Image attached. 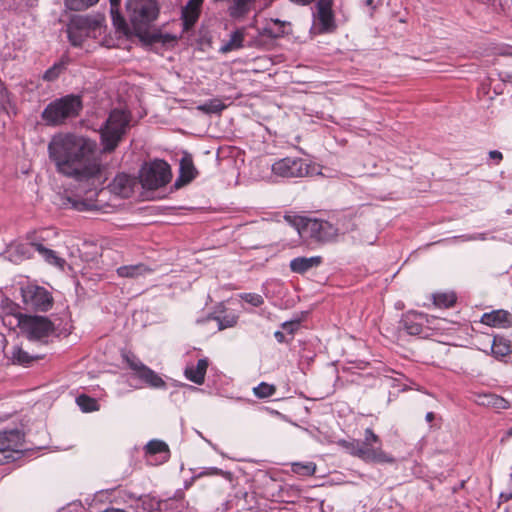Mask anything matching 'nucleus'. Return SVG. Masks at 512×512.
Instances as JSON below:
<instances>
[{"mask_svg": "<svg viewBox=\"0 0 512 512\" xmlns=\"http://www.w3.org/2000/svg\"><path fill=\"white\" fill-rule=\"evenodd\" d=\"M424 317L422 314H407L402 319V326L409 335H420L423 331Z\"/></svg>", "mask_w": 512, "mask_h": 512, "instance_id": "24", "label": "nucleus"}, {"mask_svg": "<svg viewBox=\"0 0 512 512\" xmlns=\"http://www.w3.org/2000/svg\"><path fill=\"white\" fill-rule=\"evenodd\" d=\"M244 32L236 30L230 35V39L220 47V52L228 53L243 46Z\"/></svg>", "mask_w": 512, "mask_h": 512, "instance_id": "28", "label": "nucleus"}, {"mask_svg": "<svg viewBox=\"0 0 512 512\" xmlns=\"http://www.w3.org/2000/svg\"><path fill=\"white\" fill-rule=\"evenodd\" d=\"M16 320L17 326L29 340L42 343H47L51 335L57 337L68 336L72 329L68 322L62 328H59L45 316L18 313Z\"/></svg>", "mask_w": 512, "mask_h": 512, "instance_id": "3", "label": "nucleus"}, {"mask_svg": "<svg viewBox=\"0 0 512 512\" xmlns=\"http://www.w3.org/2000/svg\"><path fill=\"white\" fill-rule=\"evenodd\" d=\"M293 3L300 4V5H307L313 2L314 0H290Z\"/></svg>", "mask_w": 512, "mask_h": 512, "instance_id": "49", "label": "nucleus"}, {"mask_svg": "<svg viewBox=\"0 0 512 512\" xmlns=\"http://www.w3.org/2000/svg\"><path fill=\"white\" fill-rule=\"evenodd\" d=\"M284 218L289 224L296 227L300 234L303 233V225L305 224V221L308 218H304V217H300V216H292V215H285Z\"/></svg>", "mask_w": 512, "mask_h": 512, "instance_id": "40", "label": "nucleus"}, {"mask_svg": "<svg viewBox=\"0 0 512 512\" xmlns=\"http://www.w3.org/2000/svg\"><path fill=\"white\" fill-rule=\"evenodd\" d=\"M435 418V415L433 412H428L425 416V419L427 422H432Z\"/></svg>", "mask_w": 512, "mask_h": 512, "instance_id": "51", "label": "nucleus"}, {"mask_svg": "<svg viewBox=\"0 0 512 512\" xmlns=\"http://www.w3.org/2000/svg\"><path fill=\"white\" fill-rule=\"evenodd\" d=\"M100 29V22L92 17L76 15L73 16L67 25V34L70 43L80 47L89 37H95Z\"/></svg>", "mask_w": 512, "mask_h": 512, "instance_id": "9", "label": "nucleus"}, {"mask_svg": "<svg viewBox=\"0 0 512 512\" xmlns=\"http://www.w3.org/2000/svg\"><path fill=\"white\" fill-rule=\"evenodd\" d=\"M76 402L83 412H93L99 409L97 401L87 395H79Z\"/></svg>", "mask_w": 512, "mask_h": 512, "instance_id": "34", "label": "nucleus"}, {"mask_svg": "<svg viewBox=\"0 0 512 512\" xmlns=\"http://www.w3.org/2000/svg\"><path fill=\"white\" fill-rule=\"evenodd\" d=\"M253 393L259 399L268 398L276 393V386L266 382H261L258 386L253 388Z\"/></svg>", "mask_w": 512, "mask_h": 512, "instance_id": "33", "label": "nucleus"}, {"mask_svg": "<svg viewBox=\"0 0 512 512\" xmlns=\"http://www.w3.org/2000/svg\"><path fill=\"white\" fill-rule=\"evenodd\" d=\"M48 152L57 171L78 183L74 195L61 196V205L80 212L102 210L106 201L101 197L106 192L101 186L107 177L96 143L74 134L57 135L50 141Z\"/></svg>", "mask_w": 512, "mask_h": 512, "instance_id": "1", "label": "nucleus"}, {"mask_svg": "<svg viewBox=\"0 0 512 512\" xmlns=\"http://www.w3.org/2000/svg\"><path fill=\"white\" fill-rule=\"evenodd\" d=\"M362 377L363 376L361 374H356L354 372V379H353L354 384H357V385L360 384Z\"/></svg>", "mask_w": 512, "mask_h": 512, "instance_id": "50", "label": "nucleus"}, {"mask_svg": "<svg viewBox=\"0 0 512 512\" xmlns=\"http://www.w3.org/2000/svg\"><path fill=\"white\" fill-rule=\"evenodd\" d=\"M209 475H222L223 474V471L219 468H210V471L207 473Z\"/></svg>", "mask_w": 512, "mask_h": 512, "instance_id": "48", "label": "nucleus"}, {"mask_svg": "<svg viewBox=\"0 0 512 512\" xmlns=\"http://www.w3.org/2000/svg\"><path fill=\"white\" fill-rule=\"evenodd\" d=\"M35 237H39L37 233L29 234L27 239L29 242L27 243H17L10 247L9 252L11 253V256H15L16 260H22V259H29L33 255V251L35 250V247L32 245V239Z\"/></svg>", "mask_w": 512, "mask_h": 512, "instance_id": "23", "label": "nucleus"}, {"mask_svg": "<svg viewBox=\"0 0 512 512\" xmlns=\"http://www.w3.org/2000/svg\"><path fill=\"white\" fill-rule=\"evenodd\" d=\"M299 322L298 321H290V322H284L282 324V329L289 333L290 335H293L294 331L298 329Z\"/></svg>", "mask_w": 512, "mask_h": 512, "instance_id": "44", "label": "nucleus"}, {"mask_svg": "<svg viewBox=\"0 0 512 512\" xmlns=\"http://www.w3.org/2000/svg\"><path fill=\"white\" fill-rule=\"evenodd\" d=\"M21 294L25 305L33 310L46 312L53 306V297L44 287L27 285L21 289Z\"/></svg>", "mask_w": 512, "mask_h": 512, "instance_id": "10", "label": "nucleus"}, {"mask_svg": "<svg viewBox=\"0 0 512 512\" xmlns=\"http://www.w3.org/2000/svg\"><path fill=\"white\" fill-rule=\"evenodd\" d=\"M180 176L176 181V185L179 182L183 184H187L191 182L197 175V170L194 166L192 156L188 153H185L180 160Z\"/></svg>", "mask_w": 512, "mask_h": 512, "instance_id": "20", "label": "nucleus"}, {"mask_svg": "<svg viewBox=\"0 0 512 512\" xmlns=\"http://www.w3.org/2000/svg\"><path fill=\"white\" fill-rule=\"evenodd\" d=\"M120 0H110V14L114 26L117 30L127 33L129 30L128 23L119 11Z\"/></svg>", "mask_w": 512, "mask_h": 512, "instance_id": "26", "label": "nucleus"}, {"mask_svg": "<svg viewBox=\"0 0 512 512\" xmlns=\"http://www.w3.org/2000/svg\"><path fill=\"white\" fill-rule=\"evenodd\" d=\"M511 477H512V473H511Z\"/></svg>", "mask_w": 512, "mask_h": 512, "instance_id": "55", "label": "nucleus"}, {"mask_svg": "<svg viewBox=\"0 0 512 512\" xmlns=\"http://www.w3.org/2000/svg\"><path fill=\"white\" fill-rule=\"evenodd\" d=\"M292 471L301 476H311L316 471V464L313 462H295L292 463Z\"/></svg>", "mask_w": 512, "mask_h": 512, "instance_id": "35", "label": "nucleus"}, {"mask_svg": "<svg viewBox=\"0 0 512 512\" xmlns=\"http://www.w3.org/2000/svg\"><path fill=\"white\" fill-rule=\"evenodd\" d=\"M62 69H63L62 64H54L52 67H50L48 70L45 71V73L43 75V79L46 81L56 80L59 77Z\"/></svg>", "mask_w": 512, "mask_h": 512, "instance_id": "39", "label": "nucleus"}, {"mask_svg": "<svg viewBox=\"0 0 512 512\" xmlns=\"http://www.w3.org/2000/svg\"><path fill=\"white\" fill-rule=\"evenodd\" d=\"M363 5L367 7V13L370 17L373 16L374 11L378 7V5H381V1H378L377 3L374 2V0H364Z\"/></svg>", "mask_w": 512, "mask_h": 512, "instance_id": "43", "label": "nucleus"}, {"mask_svg": "<svg viewBox=\"0 0 512 512\" xmlns=\"http://www.w3.org/2000/svg\"><path fill=\"white\" fill-rule=\"evenodd\" d=\"M486 236H487L486 233H476V234H472V235L463 236V238L466 241H476V240L484 241L487 239Z\"/></svg>", "mask_w": 512, "mask_h": 512, "instance_id": "45", "label": "nucleus"}, {"mask_svg": "<svg viewBox=\"0 0 512 512\" xmlns=\"http://www.w3.org/2000/svg\"><path fill=\"white\" fill-rule=\"evenodd\" d=\"M381 446L380 438L371 428L367 427L365 428L364 439L358 441L356 447L354 446V455L365 462L394 463V457L383 451Z\"/></svg>", "mask_w": 512, "mask_h": 512, "instance_id": "6", "label": "nucleus"}, {"mask_svg": "<svg viewBox=\"0 0 512 512\" xmlns=\"http://www.w3.org/2000/svg\"><path fill=\"white\" fill-rule=\"evenodd\" d=\"M339 443H340L342 446H344V447H346V448H349V445H350V444H349V442H347L346 440H340V441H339Z\"/></svg>", "mask_w": 512, "mask_h": 512, "instance_id": "52", "label": "nucleus"}, {"mask_svg": "<svg viewBox=\"0 0 512 512\" xmlns=\"http://www.w3.org/2000/svg\"><path fill=\"white\" fill-rule=\"evenodd\" d=\"M479 403L498 410L508 409L510 406L509 402L506 399L492 393L480 395Z\"/></svg>", "mask_w": 512, "mask_h": 512, "instance_id": "27", "label": "nucleus"}, {"mask_svg": "<svg viewBox=\"0 0 512 512\" xmlns=\"http://www.w3.org/2000/svg\"><path fill=\"white\" fill-rule=\"evenodd\" d=\"M203 0H188L187 4L182 9L183 27L189 30L197 22Z\"/></svg>", "mask_w": 512, "mask_h": 512, "instance_id": "17", "label": "nucleus"}, {"mask_svg": "<svg viewBox=\"0 0 512 512\" xmlns=\"http://www.w3.org/2000/svg\"><path fill=\"white\" fill-rule=\"evenodd\" d=\"M125 360L134 375L151 388H165V381L134 355H125Z\"/></svg>", "mask_w": 512, "mask_h": 512, "instance_id": "13", "label": "nucleus"}, {"mask_svg": "<svg viewBox=\"0 0 512 512\" xmlns=\"http://www.w3.org/2000/svg\"><path fill=\"white\" fill-rule=\"evenodd\" d=\"M39 356L30 355L28 352L23 350L21 347L14 346L11 352V359L14 363L21 365H28L32 361L39 359Z\"/></svg>", "mask_w": 512, "mask_h": 512, "instance_id": "30", "label": "nucleus"}, {"mask_svg": "<svg viewBox=\"0 0 512 512\" xmlns=\"http://www.w3.org/2000/svg\"><path fill=\"white\" fill-rule=\"evenodd\" d=\"M235 324H236V318L234 316H232V317L225 316L223 318H218L219 330L233 327Z\"/></svg>", "mask_w": 512, "mask_h": 512, "instance_id": "41", "label": "nucleus"}, {"mask_svg": "<svg viewBox=\"0 0 512 512\" xmlns=\"http://www.w3.org/2000/svg\"><path fill=\"white\" fill-rule=\"evenodd\" d=\"M362 419H363V417L357 419L356 425H359V421L362 420Z\"/></svg>", "mask_w": 512, "mask_h": 512, "instance_id": "53", "label": "nucleus"}, {"mask_svg": "<svg viewBox=\"0 0 512 512\" xmlns=\"http://www.w3.org/2000/svg\"><path fill=\"white\" fill-rule=\"evenodd\" d=\"M272 172L283 178H300L310 174L306 161L297 157L279 159L272 164Z\"/></svg>", "mask_w": 512, "mask_h": 512, "instance_id": "11", "label": "nucleus"}, {"mask_svg": "<svg viewBox=\"0 0 512 512\" xmlns=\"http://www.w3.org/2000/svg\"><path fill=\"white\" fill-rule=\"evenodd\" d=\"M79 95L68 94L50 102L41 113V118L48 126H60L66 120L75 118L82 110Z\"/></svg>", "mask_w": 512, "mask_h": 512, "instance_id": "5", "label": "nucleus"}, {"mask_svg": "<svg viewBox=\"0 0 512 512\" xmlns=\"http://www.w3.org/2000/svg\"><path fill=\"white\" fill-rule=\"evenodd\" d=\"M151 271L152 270L143 263L124 265L117 268V274L119 277L131 279L138 278L139 276H143Z\"/></svg>", "mask_w": 512, "mask_h": 512, "instance_id": "25", "label": "nucleus"}, {"mask_svg": "<svg viewBox=\"0 0 512 512\" xmlns=\"http://www.w3.org/2000/svg\"><path fill=\"white\" fill-rule=\"evenodd\" d=\"M43 241L44 237L42 235L32 239V245L35 247V251H37L47 263L63 269L66 261L59 257L54 250L46 248L43 245Z\"/></svg>", "mask_w": 512, "mask_h": 512, "instance_id": "16", "label": "nucleus"}, {"mask_svg": "<svg viewBox=\"0 0 512 512\" xmlns=\"http://www.w3.org/2000/svg\"><path fill=\"white\" fill-rule=\"evenodd\" d=\"M135 184V178L131 177L130 175L121 173L115 176L113 181L109 184V189L115 195H118L122 198H128L133 193Z\"/></svg>", "mask_w": 512, "mask_h": 512, "instance_id": "15", "label": "nucleus"}, {"mask_svg": "<svg viewBox=\"0 0 512 512\" xmlns=\"http://www.w3.org/2000/svg\"><path fill=\"white\" fill-rule=\"evenodd\" d=\"M284 25H285L284 22H282L278 19H272L263 28L261 34L264 36H268L270 38H279V37L283 36L285 33Z\"/></svg>", "mask_w": 512, "mask_h": 512, "instance_id": "29", "label": "nucleus"}, {"mask_svg": "<svg viewBox=\"0 0 512 512\" xmlns=\"http://www.w3.org/2000/svg\"><path fill=\"white\" fill-rule=\"evenodd\" d=\"M509 435H512V427L509 429Z\"/></svg>", "mask_w": 512, "mask_h": 512, "instance_id": "54", "label": "nucleus"}, {"mask_svg": "<svg viewBox=\"0 0 512 512\" xmlns=\"http://www.w3.org/2000/svg\"><path fill=\"white\" fill-rule=\"evenodd\" d=\"M99 0H65V5L73 11H81L96 4Z\"/></svg>", "mask_w": 512, "mask_h": 512, "instance_id": "36", "label": "nucleus"}, {"mask_svg": "<svg viewBox=\"0 0 512 512\" xmlns=\"http://www.w3.org/2000/svg\"><path fill=\"white\" fill-rule=\"evenodd\" d=\"M126 11L135 34L140 38L150 43H166L170 39L168 34L148 32V28L159 15V5L156 0H128Z\"/></svg>", "mask_w": 512, "mask_h": 512, "instance_id": "2", "label": "nucleus"}, {"mask_svg": "<svg viewBox=\"0 0 512 512\" xmlns=\"http://www.w3.org/2000/svg\"><path fill=\"white\" fill-rule=\"evenodd\" d=\"M274 337H275V339H276L279 343H284V342H286V338H285L284 331H276V332L274 333Z\"/></svg>", "mask_w": 512, "mask_h": 512, "instance_id": "47", "label": "nucleus"}, {"mask_svg": "<svg viewBox=\"0 0 512 512\" xmlns=\"http://www.w3.org/2000/svg\"><path fill=\"white\" fill-rule=\"evenodd\" d=\"M489 158L496 162V164L500 163V161L503 159V155L498 150H491L489 152Z\"/></svg>", "mask_w": 512, "mask_h": 512, "instance_id": "46", "label": "nucleus"}, {"mask_svg": "<svg viewBox=\"0 0 512 512\" xmlns=\"http://www.w3.org/2000/svg\"><path fill=\"white\" fill-rule=\"evenodd\" d=\"M434 304L438 307L449 308L456 302V295L449 293H436L433 295Z\"/></svg>", "mask_w": 512, "mask_h": 512, "instance_id": "32", "label": "nucleus"}, {"mask_svg": "<svg viewBox=\"0 0 512 512\" xmlns=\"http://www.w3.org/2000/svg\"><path fill=\"white\" fill-rule=\"evenodd\" d=\"M208 364L206 358L199 359L196 366L191 365L186 367L184 372L185 377L197 385H202L205 380Z\"/></svg>", "mask_w": 512, "mask_h": 512, "instance_id": "19", "label": "nucleus"}, {"mask_svg": "<svg viewBox=\"0 0 512 512\" xmlns=\"http://www.w3.org/2000/svg\"><path fill=\"white\" fill-rule=\"evenodd\" d=\"M322 263L321 256L296 257L290 261L289 267L292 272L304 274Z\"/></svg>", "mask_w": 512, "mask_h": 512, "instance_id": "18", "label": "nucleus"}, {"mask_svg": "<svg viewBox=\"0 0 512 512\" xmlns=\"http://www.w3.org/2000/svg\"><path fill=\"white\" fill-rule=\"evenodd\" d=\"M317 18L322 29L328 31L333 26V15L330 0H319L316 5Z\"/></svg>", "mask_w": 512, "mask_h": 512, "instance_id": "22", "label": "nucleus"}, {"mask_svg": "<svg viewBox=\"0 0 512 512\" xmlns=\"http://www.w3.org/2000/svg\"><path fill=\"white\" fill-rule=\"evenodd\" d=\"M131 114L122 109H113L100 128L101 143L104 152H113L127 133Z\"/></svg>", "mask_w": 512, "mask_h": 512, "instance_id": "4", "label": "nucleus"}, {"mask_svg": "<svg viewBox=\"0 0 512 512\" xmlns=\"http://www.w3.org/2000/svg\"><path fill=\"white\" fill-rule=\"evenodd\" d=\"M24 433L15 428L0 431V465L14 462L25 450Z\"/></svg>", "mask_w": 512, "mask_h": 512, "instance_id": "8", "label": "nucleus"}, {"mask_svg": "<svg viewBox=\"0 0 512 512\" xmlns=\"http://www.w3.org/2000/svg\"><path fill=\"white\" fill-rule=\"evenodd\" d=\"M225 108L226 105L220 99L217 98L210 99L198 107L199 110L207 114L220 113Z\"/></svg>", "mask_w": 512, "mask_h": 512, "instance_id": "31", "label": "nucleus"}, {"mask_svg": "<svg viewBox=\"0 0 512 512\" xmlns=\"http://www.w3.org/2000/svg\"><path fill=\"white\" fill-rule=\"evenodd\" d=\"M490 350L495 359L502 360L512 352L511 341L503 335H495Z\"/></svg>", "mask_w": 512, "mask_h": 512, "instance_id": "21", "label": "nucleus"}, {"mask_svg": "<svg viewBox=\"0 0 512 512\" xmlns=\"http://www.w3.org/2000/svg\"><path fill=\"white\" fill-rule=\"evenodd\" d=\"M172 174L168 163L156 159L145 163L140 170V182L146 189L155 190L168 184Z\"/></svg>", "mask_w": 512, "mask_h": 512, "instance_id": "7", "label": "nucleus"}, {"mask_svg": "<svg viewBox=\"0 0 512 512\" xmlns=\"http://www.w3.org/2000/svg\"><path fill=\"white\" fill-rule=\"evenodd\" d=\"M146 451L147 453L151 455H155L162 452L168 451V446L165 442L160 440H151L146 445Z\"/></svg>", "mask_w": 512, "mask_h": 512, "instance_id": "37", "label": "nucleus"}, {"mask_svg": "<svg viewBox=\"0 0 512 512\" xmlns=\"http://www.w3.org/2000/svg\"><path fill=\"white\" fill-rule=\"evenodd\" d=\"M8 103H9L8 91H7L4 83L0 80V108L5 109V107Z\"/></svg>", "mask_w": 512, "mask_h": 512, "instance_id": "42", "label": "nucleus"}, {"mask_svg": "<svg viewBox=\"0 0 512 512\" xmlns=\"http://www.w3.org/2000/svg\"><path fill=\"white\" fill-rule=\"evenodd\" d=\"M240 299L249 303L254 307H259L264 303V299L260 294L256 293H242L239 295Z\"/></svg>", "mask_w": 512, "mask_h": 512, "instance_id": "38", "label": "nucleus"}, {"mask_svg": "<svg viewBox=\"0 0 512 512\" xmlns=\"http://www.w3.org/2000/svg\"><path fill=\"white\" fill-rule=\"evenodd\" d=\"M481 323L495 328H510L512 327V314L503 309L493 310L482 315Z\"/></svg>", "mask_w": 512, "mask_h": 512, "instance_id": "14", "label": "nucleus"}, {"mask_svg": "<svg viewBox=\"0 0 512 512\" xmlns=\"http://www.w3.org/2000/svg\"><path fill=\"white\" fill-rule=\"evenodd\" d=\"M303 233L319 242H330L339 234L338 228L325 220L307 219L303 225Z\"/></svg>", "mask_w": 512, "mask_h": 512, "instance_id": "12", "label": "nucleus"}]
</instances>
